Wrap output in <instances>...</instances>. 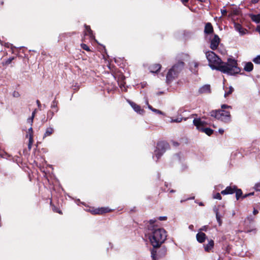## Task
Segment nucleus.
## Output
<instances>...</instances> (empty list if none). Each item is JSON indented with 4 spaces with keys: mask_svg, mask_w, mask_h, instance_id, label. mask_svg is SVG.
<instances>
[{
    "mask_svg": "<svg viewBox=\"0 0 260 260\" xmlns=\"http://www.w3.org/2000/svg\"><path fill=\"white\" fill-rule=\"evenodd\" d=\"M155 221L150 220L148 225L147 235L150 242L153 247H159L166 240L167 234L166 231L154 224Z\"/></svg>",
    "mask_w": 260,
    "mask_h": 260,
    "instance_id": "nucleus-1",
    "label": "nucleus"
},
{
    "mask_svg": "<svg viewBox=\"0 0 260 260\" xmlns=\"http://www.w3.org/2000/svg\"><path fill=\"white\" fill-rule=\"evenodd\" d=\"M218 71L230 75L237 74L240 72V69L237 67V61L231 58H229L226 62L222 61Z\"/></svg>",
    "mask_w": 260,
    "mask_h": 260,
    "instance_id": "nucleus-2",
    "label": "nucleus"
},
{
    "mask_svg": "<svg viewBox=\"0 0 260 260\" xmlns=\"http://www.w3.org/2000/svg\"><path fill=\"white\" fill-rule=\"evenodd\" d=\"M206 58L209 62V66L212 70H218L222 62L221 59L213 51H207L206 53Z\"/></svg>",
    "mask_w": 260,
    "mask_h": 260,
    "instance_id": "nucleus-3",
    "label": "nucleus"
},
{
    "mask_svg": "<svg viewBox=\"0 0 260 260\" xmlns=\"http://www.w3.org/2000/svg\"><path fill=\"white\" fill-rule=\"evenodd\" d=\"M184 66V63L183 61H179L177 64L173 66V67L169 70L167 75V81L168 82H170L177 77L178 74L183 69Z\"/></svg>",
    "mask_w": 260,
    "mask_h": 260,
    "instance_id": "nucleus-4",
    "label": "nucleus"
},
{
    "mask_svg": "<svg viewBox=\"0 0 260 260\" xmlns=\"http://www.w3.org/2000/svg\"><path fill=\"white\" fill-rule=\"evenodd\" d=\"M210 115L217 119L224 122H229L231 121V114L230 112L223 110L212 111L210 112Z\"/></svg>",
    "mask_w": 260,
    "mask_h": 260,
    "instance_id": "nucleus-5",
    "label": "nucleus"
},
{
    "mask_svg": "<svg viewBox=\"0 0 260 260\" xmlns=\"http://www.w3.org/2000/svg\"><path fill=\"white\" fill-rule=\"evenodd\" d=\"M169 148V144L166 142H160L157 144L155 155L158 159Z\"/></svg>",
    "mask_w": 260,
    "mask_h": 260,
    "instance_id": "nucleus-6",
    "label": "nucleus"
},
{
    "mask_svg": "<svg viewBox=\"0 0 260 260\" xmlns=\"http://www.w3.org/2000/svg\"><path fill=\"white\" fill-rule=\"evenodd\" d=\"M193 123L199 131H201L207 124L206 121L202 120L200 118H194Z\"/></svg>",
    "mask_w": 260,
    "mask_h": 260,
    "instance_id": "nucleus-7",
    "label": "nucleus"
},
{
    "mask_svg": "<svg viewBox=\"0 0 260 260\" xmlns=\"http://www.w3.org/2000/svg\"><path fill=\"white\" fill-rule=\"evenodd\" d=\"M220 42V38L217 35H214L213 38L211 40L210 48L212 50H215L218 46Z\"/></svg>",
    "mask_w": 260,
    "mask_h": 260,
    "instance_id": "nucleus-8",
    "label": "nucleus"
},
{
    "mask_svg": "<svg viewBox=\"0 0 260 260\" xmlns=\"http://www.w3.org/2000/svg\"><path fill=\"white\" fill-rule=\"evenodd\" d=\"M234 27L235 30L239 32L240 35L243 36L246 34L247 30L246 29L243 28L241 24L238 23L234 22Z\"/></svg>",
    "mask_w": 260,
    "mask_h": 260,
    "instance_id": "nucleus-9",
    "label": "nucleus"
},
{
    "mask_svg": "<svg viewBox=\"0 0 260 260\" xmlns=\"http://www.w3.org/2000/svg\"><path fill=\"white\" fill-rule=\"evenodd\" d=\"M199 92L202 93H210L211 87L209 84H206L200 87L199 89Z\"/></svg>",
    "mask_w": 260,
    "mask_h": 260,
    "instance_id": "nucleus-10",
    "label": "nucleus"
},
{
    "mask_svg": "<svg viewBox=\"0 0 260 260\" xmlns=\"http://www.w3.org/2000/svg\"><path fill=\"white\" fill-rule=\"evenodd\" d=\"M236 189V187L235 186L233 187L231 186H228L224 190L221 191V193L223 195L232 194L235 191Z\"/></svg>",
    "mask_w": 260,
    "mask_h": 260,
    "instance_id": "nucleus-11",
    "label": "nucleus"
},
{
    "mask_svg": "<svg viewBox=\"0 0 260 260\" xmlns=\"http://www.w3.org/2000/svg\"><path fill=\"white\" fill-rule=\"evenodd\" d=\"M196 238L199 243H202L205 241L206 236L205 233L199 232L197 234Z\"/></svg>",
    "mask_w": 260,
    "mask_h": 260,
    "instance_id": "nucleus-12",
    "label": "nucleus"
},
{
    "mask_svg": "<svg viewBox=\"0 0 260 260\" xmlns=\"http://www.w3.org/2000/svg\"><path fill=\"white\" fill-rule=\"evenodd\" d=\"M190 69L191 71L193 73H197L198 72V67L199 66V63L193 61L189 63Z\"/></svg>",
    "mask_w": 260,
    "mask_h": 260,
    "instance_id": "nucleus-13",
    "label": "nucleus"
},
{
    "mask_svg": "<svg viewBox=\"0 0 260 260\" xmlns=\"http://www.w3.org/2000/svg\"><path fill=\"white\" fill-rule=\"evenodd\" d=\"M110 211V210L108 208H101L99 209H95L94 210L92 211V213L95 214H103L104 213H107Z\"/></svg>",
    "mask_w": 260,
    "mask_h": 260,
    "instance_id": "nucleus-14",
    "label": "nucleus"
},
{
    "mask_svg": "<svg viewBox=\"0 0 260 260\" xmlns=\"http://www.w3.org/2000/svg\"><path fill=\"white\" fill-rule=\"evenodd\" d=\"M130 104L131 106L133 107L134 110L137 113L139 114H142L144 112V110L142 109L140 106L137 105L136 104L131 102Z\"/></svg>",
    "mask_w": 260,
    "mask_h": 260,
    "instance_id": "nucleus-15",
    "label": "nucleus"
},
{
    "mask_svg": "<svg viewBox=\"0 0 260 260\" xmlns=\"http://www.w3.org/2000/svg\"><path fill=\"white\" fill-rule=\"evenodd\" d=\"M213 31V28L212 24L208 22L206 24L205 29H204V32L207 34H210L212 33Z\"/></svg>",
    "mask_w": 260,
    "mask_h": 260,
    "instance_id": "nucleus-16",
    "label": "nucleus"
},
{
    "mask_svg": "<svg viewBox=\"0 0 260 260\" xmlns=\"http://www.w3.org/2000/svg\"><path fill=\"white\" fill-rule=\"evenodd\" d=\"M214 241L210 240L208 241V244L204 245V249L206 251H209L214 246Z\"/></svg>",
    "mask_w": 260,
    "mask_h": 260,
    "instance_id": "nucleus-17",
    "label": "nucleus"
},
{
    "mask_svg": "<svg viewBox=\"0 0 260 260\" xmlns=\"http://www.w3.org/2000/svg\"><path fill=\"white\" fill-rule=\"evenodd\" d=\"M249 17L253 22L256 23L260 22V14L257 15L250 14Z\"/></svg>",
    "mask_w": 260,
    "mask_h": 260,
    "instance_id": "nucleus-18",
    "label": "nucleus"
},
{
    "mask_svg": "<svg viewBox=\"0 0 260 260\" xmlns=\"http://www.w3.org/2000/svg\"><path fill=\"white\" fill-rule=\"evenodd\" d=\"M253 69V65L251 62L246 63L244 66V69L245 71L251 72Z\"/></svg>",
    "mask_w": 260,
    "mask_h": 260,
    "instance_id": "nucleus-19",
    "label": "nucleus"
},
{
    "mask_svg": "<svg viewBox=\"0 0 260 260\" xmlns=\"http://www.w3.org/2000/svg\"><path fill=\"white\" fill-rule=\"evenodd\" d=\"M161 65L159 64H156L153 65L150 68V72L151 73H156L160 70Z\"/></svg>",
    "mask_w": 260,
    "mask_h": 260,
    "instance_id": "nucleus-20",
    "label": "nucleus"
},
{
    "mask_svg": "<svg viewBox=\"0 0 260 260\" xmlns=\"http://www.w3.org/2000/svg\"><path fill=\"white\" fill-rule=\"evenodd\" d=\"M202 132L205 133L206 134H207L208 136H210L211 134H212L213 131L210 128H202V130L201 131Z\"/></svg>",
    "mask_w": 260,
    "mask_h": 260,
    "instance_id": "nucleus-21",
    "label": "nucleus"
},
{
    "mask_svg": "<svg viewBox=\"0 0 260 260\" xmlns=\"http://www.w3.org/2000/svg\"><path fill=\"white\" fill-rule=\"evenodd\" d=\"M53 131H54V130H53V128H52V127H48L46 129V132H45V133L44 134V137L49 136L50 135H51L53 133Z\"/></svg>",
    "mask_w": 260,
    "mask_h": 260,
    "instance_id": "nucleus-22",
    "label": "nucleus"
},
{
    "mask_svg": "<svg viewBox=\"0 0 260 260\" xmlns=\"http://www.w3.org/2000/svg\"><path fill=\"white\" fill-rule=\"evenodd\" d=\"M86 35H89L90 37H92V31L89 26H85V32Z\"/></svg>",
    "mask_w": 260,
    "mask_h": 260,
    "instance_id": "nucleus-23",
    "label": "nucleus"
},
{
    "mask_svg": "<svg viewBox=\"0 0 260 260\" xmlns=\"http://www.w3.org/2000/svg\"><path fill=\"white\" fill-rule=\"evenodd\" d=\"M215 212L216 213V218L217 221L218 222L219 225H221V223H222V220L221 219V217L218 213L217 209H215Z\"/></svg>",
    "mask_w": 260,
    "mask_h": 260,
    "instance_id": "nucleus-24",
    "label": "nucleus"
},
{
    "mask_svg": "<svg viewBox=\"0 0 260 260\" xmlns=\"http://www.w3.org/2000/svg\"><path fill=\"white\" fill-rule=\"evenodd\" d=\"M236 196L237 200H238L239 198L242 196V191L240 189H236Z\"/></svg>",
    "mask_w": 260,
    "mask_h": 260,
    "instance_id": "nucleus-25",
    "label": "nucleus"
},
{
    "mask_svg": "<svg viewBox=\"0 0 260 260\" xmlns=\"http://www.w3.org/2000/svg\"><path fill=\"white\" fill-rule=\"evenodd\" d=\"M234 91V88L232 87H230L229 90L227 91H225L224 93V97L226 98L230 94H231Z\"/></svg>",
    "mask_w": 260,
    "mask_h": 260,
    "instance_id": "nucleus-26",
    "label": "nucleus"
},
{
    "mask_svg": "<svg viewBox=\"0 0 260 260\" xmlns=\"http://www.w3.org/2000/svg\"><path fill=\"white\" fill-rule=\"evenodd\" d=\"M14 59V57H10L8 58L7 60L5 61V62H3V64L4 65H8L11 63L12 60Z\"/></svg>",
    "mask_w": 260,
    "mask_h": 260,
    "instance_id": "nucleus-27",
    "label": "nucleus"
},
{
    "mask_svg": "<svg viewBox=\"0 0 260 260\" xmlns=\"http://www.w3.org/2000/svg\"><path fill=\"white\" fill-rule=\"evenodd\" d=\"M31 135V136H33V130H32V128L31 127H30L28 129V131L27 132V135H26V137H29Z\"/></svg>",
    "mask_w": 260,
    "mask_h": 260,
    "instance_id": "nucleus-28",
    "label": "nucleus"
},
{
    "mask_svg": "<svg viewBox=\"0 0 260 260\" xmlns=\"http://www.w3.org/2000/svg\"><path fill=\"white\" fill-rule=\"evenodd\" d=\"M253 61L257 64H260V55L257 56L253 59Z\"/></svg>",
    "mask_w": 260,
    "mask_h": 260,
    "instance_id": "nucleus-29",
    "label": "nucleus"
},
{
    "mask_svg": "<svg viewBox=\"0 0 260 260\" xmlns=\"http://www.w3.org/2000/svg\"><path fill=\"white\" fill-rule=\"evenodd\" d=\"M81 47L83 49H84L85 50H86L87 51H90V49H89V47L85 44H81Z\"/></svg>",
    "mask_w": 260,
    "mask_h": 260,
    "instance_id": "nucleus-30",
    "label": "nucleus"
},
{
    "mask_svg": "<svg viewBox=\"0 0 260 260\" xmlns=\"http://www.w3.org/2000/svg\"><path fill=\"white\" fill-rule=\"evenodd\" d=\"M156 251L154 250H152L151 251V256L153 258V260H155L156 257Z\"/></svg>",
    "mask_w": 260,
    "mask_h": 260,
    "instance_id": "nucleus-31",
    "label": "nucleus"
},
{
    "mask_svg": "<svg viewBox=\"0 0 260 260\" xmlns=\"http://www.w3.org/2000/svg\"><path fill=\"white\" fill-rule=\"evenodd\" d=\"M254 188L256 191H260V182L255 184Z\"/></svg>",
    "mask_w": 260,
    "mask_h": 260,
    "instance_id": "nucleus-32",
    "label": "nucleus"
},
{
    "mask_svg": "<svg viewBox=\"0 0 260 260\" xmlns=\"http://www.w3.org/2000/svg\"><path fill=\"white\" fill-rule=\"evenodd\" d=\"M213 198L215 199H218V200L221 199V197L219 193H217L214 196Z\"/></svg>",
    "mask_w": 260,
    "mask_h": 260,
    "instance_id": "nucleus-33",
    "label": "nucleus"
},
{
    "mask_svg": "<svg viewBox=\"0 0 260 260\" xmlns=\"http://www.w3.org/2000/svg\"><path fill=\"white\" fill-rule=\"evenodd\" d=\"M34 118V117L31 116L30 118L27 119V122L30 123L31 125H32Z\"/></svg>",
    "mask_w": 260,
    "mask_h": 260,
    "instance_id": "nucleus-34",
    "label": "nucleus"
},
{
    "mask_svg": "<svg viewBox=\"0 0 260 260\" xmlns=\"http://www.w3.org/2000/svg\"><path fill=\"white\" fill-rule=\"evenodd\" d=\"M57 103L56 101H53L52 102L51 107L52 108H56L57 107Z\"/></svg>",
    "mask_w": 260,
    "mask_h": 260,
    "instance_id": "nucleus-35",
    "label": "nucleus"
},
{
    "mask_svg": "<svg viewBox=\"0 0 260 260\" xmlns=\"http://www.w3.org/2000/svg\"><path fill=\"white\" fill-rule=\"evenodd\" d=\"M29 138V143H30V144H32L33 143V142H34V140H33V136H31V135L30 136Z\"/></svg>",
    "mask_w": 260,
    "mask_h": 260,
    "instance_id": "nucleus-36",
    "label": "nucleus"
},
{
    "mask_svg": "<svg viewBox=\"0 0 260 260\" xmlns=\"http://www.w3.org/2000/svg\"><path fill=\"white\" fill-rule=\"evenodd\" d=\"M221 108L222 109H225V108H232L231 106H228L226 105H221Z\"/></svg>",
    "mask_w": 260,
    "mask_h": 260,
    "instance_id": "nucleus-37",
    "label": "nucleus"
},
{
    "mask_svg": "<svg viewBox=\"0 0 260 260\" xmlns=\"http://www.w3.org/2000/svg\"><path fill=\"white\" fill-rule=\"evenodd\" d=\"M152 111H153L156 113H158V114H162L161 111H159V110L155 109H152Z\"/></svg>",
    "mask_w": 260,
    "mask_h": 260,
    "instance_id": "nucleus-38",
    "label": "nucleus"
},
{
    "mask_svg": "<svg viewBox=\"0 0 260 260\" xmlns=\"http://www.w3.org/2000/svg\"><path fill=\"white\" fill-rule=\"evenodd\" d=\"M182 120L181 118H177L172 120V122H180Z\"/></svg>",
    "mask_w": 260,
    "mask_h": 260,
    "instance_id": "nucleus-39",
    "label": "nucleus"
},
{
    "mask_svg": "<svg viewBox=\"0 0 260 260\" xmlns=\"http://www.w3.org/2000/svg\"><path fill=\"white\" fill-rule=\"evenodd\" d=\"M221 13H222V15H226L227 12H226V10L225 9H221Z\"/></svg>",
    "mask_w": 260,
    "mask_h": 260,
    "instance_id": "nucleus-40",
    "label": "nucleus"
},
{
    "mask_svg": "<svg viewBox=\"0 0 260 260\" xmlns=\"http://www.w3.org/2000/svg\"><path fill=\"white\" fill-rule=\"evenodd\" d=\"M166 219H167V217H166V216H160L159 217V219L160 220H166Z\"/></svg>",
    "mask_w": 260,
    "mask_h": 260,
    "instance_id": "nucleus-41",
    "label": "nucleus"
},
{
    "mask_svg": "<svg viewBox=\"0 0 260 260\" xmlns=\"http://www.w3.org/2000/svg\"><path fill=\"white\" fill-rule=\"evenodd\" d=\"M53 210L54 211L58 212L59 214H62L61 211L60 210H57V209H56L55 207H54Z\"/></svg>",
    "mask_w": 260,
    "mask_h": 260,
    "instance_id": "nucleus-42",
    "label": "nucleus"
},
{
    "mask_svg": "<svg viewBox=\"0 0 260 260\" xmlns=\"http://www.w3.org/2000/svg\"><path fill=\"white\" fill-rule=\"evenodd\" d=\"M207 230V226H203L202 228H201L200 229V231H206Z\"/></svg>",
    "mask_w": 260,
    "mask_h": 260,
    "instance_id": "nucleus-43",
    "label": "nucleus"
},
{
    "mask_svg": "<svg viewBox=\"0 0 260 260\" xmlns=\"http://www.w3.org/2000/svg\"><path fill=\"white\" fill-rule=\"evenodd\" d=\"M36 112H37V109H35V110L32 112V115H31V116H33V117H35V114H36Z\"/></svg>",
    "mask_w": 260,
    "mask_h": 260,
    "instance_id": "nucleus-44",
    "label": "nucleus"
},
{
    "mask_svg": "<svg viewBox=\"0 0 260 260\" xmlns=\"http://www.w3.org/2000/svg\"><path fill=\"white\" fill-rule=\"evenodd\" d=\"M218 132H219V133L220 134H222L223 133V132H224V130L223 129H222V128H220L218 130Z\"/></svg>",
    "mask_w": 260,
    "mask_h": 260,
    "instance_id": "nucleus-45",
    "label": "nucleus"
},
{
    "mask_svg": "<svg viewBox=\"0 0 260 260\" xmlns=\"http://www.w3.org/2000/svg\"><path fill=\"white\" fill-rule=\"evenodd\" d=\"M259 0H251V3L253 4H256L258 2Z\"/></svg>",
    "mask_w": 260,
    "mask_h": 260,
    "instance_id": "nucleus-46",
    "label": "nucleus"
},
{
    "mask_svg": "<svg viewBox=\"0 0 260 260\" xmlns=\"http://www.w3.org/2000/svg\"><path fill=\"white\" fill-rule=\"evenodd\" d=\"M188 228H189L190 230L192 231V230H193V225L192 224H191V225H190L189 226Z\"/></svg>",
    "mask_w": 260,
    "mask_h": 260,
    "instance_id": "nucleus-47",
    "label": "nucleus"
},
{
    "mask_svg": "<svg viewBox=\"0 0 260 260\" xmlns=\"http://www.w3.org/2000/svg\"><path fill=\"white\" fill-rule=\"evenodd\" d=\"M37 104L38 106L39 107V108H40V107L41 106V103H40V101L39 100L37 101Z\"/></svg>",
    "mask_w": 260,
    "mask_h": 260,
    "instance_id": "nucleus-48",
    "label": "nucleus"
},
{
    "mask_svg": "<svg viewBox=\"0 0 260 260\" xmlns=\"http://www.w3.org/2000/svg\"><path fill=\"white\" fill-rule=\"evenodd\" d=\"M31 146H32V144H30V143H28V148L29 150H30L31 148Z\"/></svg>",
    "mask_w": 260,
    "mask_h": 260,
    "instance_id": "nucleus-49",
    "label": "nucleus"
},
{
    "mask_svg": "<svg viewBox=\"0 0 260 260\" xmlns=\"http://www.w3.org/2000/svg\"><path fill=\"white\" fill-rule=\"evenodd\" d=\"M188 0H181L182 2L183 3V4H185L186 3H187L188 2Z\"/></svg>",
    "mask_w": 260,
    "mask_h": 260,
    "instance_id": "nucleus-50",
    "label": "nucleus"
},
{
    "mask_svg": "<svg viewBox=\"0 0 260 260\" xmlns=\"http://www.w3.org/2000/svg\"><path fill=\"white\" fill-rule=\"evenodd\" d=\"M258 213V211L256 210H254L253 211V214H256Z\"/></svg>",
    "mask_w": 260,
    "mask_h": 260,
    "instance_id": "nucleus-51",
    "label": "nucleus"
},
{
    "mask_svg": "<svg viewBox=\"0 0 260 260\" xmlns=\"http://www.w3.org/2000/svg\"><path fill=\"white\" fill-rule=\"evenodd\" d=\"M148 108L149 109H150V110H151L152 111V109H154V108H153L150 105H148Z\"/></svg>",
    "mask_w": 260,
    "mask_h": 260,
    "instance_id": "nucleus-52",
    "label": "nucleus"
},
{
    "mask_svg": "<svg viewBox=\"0 0 260 260\" xmlns=\"http://www.w3.org/2000/svg\"><path fill=\"white\" fill-rule=\"evenodd\" d=\"M173 144H174V146H178V144L177 142H174Z\"/></svg>",
    "mask_w": 260,
    "mask_h": 260,
    "instance_id": "nucleus-53",
    "label": "nucleus"
},
{
    "mask_svg": "<svg viewBox=\"0 0 260 260\" xmlns=\"http://www.w3.org/2000/svg\"><path fill=\"white\" fill-rule=\"evenodd\" d=\"M247 196H249V195H248V194H246L244 195V196L243 197V198H246V197H247Z\"/></svg>",
    "mask_w": 260,
    "mask_h": 260,
    "instance_id": "nucleus-54",
    "label": "nucleus"
},
{
    "mask_svg": "<svg viewBox=\"0 0 260 260\" xmlns=\"http://www.w3.org/2000/svg\"><path fill=\"white\" fill-rule=\"evenodd\" d=\"M253 194H254V193H253V192H252V193H248V195H249V196H251V195H253Z\"/></svg>",
    "mask_w": 260,
    "mask_h": 260,
    "instance_id": "nucleus-55",
    "label": "nucleus"
},
{
    "mask_svg": "<svg viewBox=\"0 0 260 260\" xmlns=\"http://www.w3.org/2000/svg\"><path fill=\"white\" fill-rule=\"evenodd\" d=\"M200 205H201V206H202V205H203V204H202V203H201L200 204Z\"/></svg>",
    "mask_w": 260,
    "mask_h": 260,
    "instance_id": "nucleus-56",
    "label": "nucleus"
},
{
    "mask_svg": "<svg viewBox=\"0 0 260 260\" xmlns=\"http://www.w3.org/2000/svg\"><path fill=\"white\" fill-rule=\"evenodd\" d=\"M171 192H174V191H173V190H172L171 191Z\"/></svg>",
    "mask_w": 260,
    "mask_h": 260,
    "instance_id": "nucleus-57",
    "label": "nucleus"
}]
</instances>
